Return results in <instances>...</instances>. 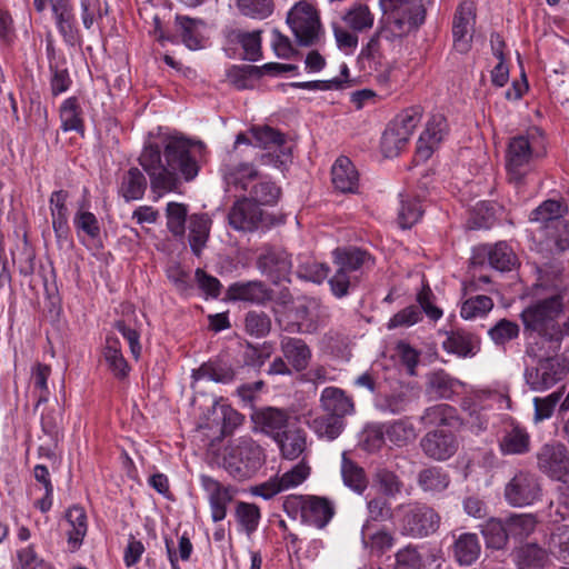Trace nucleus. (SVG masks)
Instances as JSON below:
<instances>
[{"instance_id":"58","label":"nucleus","mask_w":569,"mask_h":569,"mask_svg":"<svg viewBox=\"0 0 569 569\" xmlns=\"http://www.w3.org/2000/svg\"><path fill=\"white\" fill-rule=\"evenodd\" d=\"M104 359L114 376L123 378L128 375L129 366L121 353L119 341L117 339H107Z\"/></svg>"},{"instance_id":"2","label":"nucleus","mask_w":569,"mask_h":569,"mask_svg":"<svg viewBox=\"0 0 569 569\" xmlns=\"http://www.w3.org/2000/svg\"><path fill=\"white\" fill-rule=\"evenodd\" d=\"M563 312L561 295L537 300L520 313L525 333L528 336L527 355L538 356L548 346L546 353H556L563 339V331L557 319Z\"/></svg>"},{"instance_id":"33","label":"nucleus","mask_w":569,"mask_h":569,"mask_svg":"<svg viewBox=\"0 0 569 569\" xmlns=\"http://www.w3.org/2000/svg\"><path fill=\"white\" fill-rule=\"evenodd\" d=\"M548 561L547 550L537 543H525L513 551L517 569H545Z\"/></svg>"},{"instance_id":"54","label":"nucleus","mask_w":569,"mask_h":569,"mask_svg":"<svg viewBox=\"0 0 569 569\" xmlns=\"http://www.w3.org/2000/svg\"><path fill=\"white\" fill-rule=\"evenodd\" d=\"M410 401V390L408 388H400L380 398L377 401V407L383 412L400 413L406 410Z\"/></svg>"},{"instance_id":"40","label":"nucleus","mask_w":569,"mask_h":569,"mask_svg":"<svg viewBox=\"0 0 569 569\" xmlns=\"http://www.w3.org/2000/svg\"><path fill=\"white\" fill-rule=\"evenodd\" d=\"M563 208L557 200H546L539 207H537L529 217L531 222L541 223L542 228L555 229L558 222H562Z\"/></svg>"},{"instance_id":"7","label":"nucleus","mask_w":569,"mask_h":569,"mask_svg":"<svg viewBox=\"0 0 569 569\" xmlns=\"http://www.w3.org/2000/svg\"><path fill=\"white\" fill-rule=\"evenodd\" d=\"M287 24L299 46L316 44L323 31L317 9L308 1L297 2L287 14Z\"/></svg>"},{"instance_id":"46","label":"nucleus","mask_w":569,"mask_h":569,"mask_svg":"<svg viewBox=\"0 0 569 569\" xmlns=\"http://www.w3.org/2000/svg\"><path fill=\"white\" fill-rule=\"evenodd\" d=\"M341 476L343 483L358 493L363 492L367 488L365 470L349 459L346 452L342 453L341 459Z\"/></svg>"},{"instance_id":"22","label":"nucleus","mask_w":569,"mask_h":569,"mask_svg":"<svg viewBox=\"0 0 569 569\" xmlns=\"http://www.w3.org/2000/svg\"><path fill=\"white\" fill-rule=\"evenodd\" d=\"M251 133L256 139V142L259 147L264 149H271L273 147H279L280 153L276 156L266 154L262 156V159H271L276 167L284 166L290 160V149L284 148V136L278 130L263 126V127H253L251 129Z\"/></svg>"},{"instance_id":"57","label":"nucleus","mask_w":569,"mask_h":569,"mask_svg":"<svg viewBox=\"0 0 569 569\" xmlns=\"http://www.w3.org/2000/svg\"><path fill=\"white\" fill-rule=\"evenodd\" d=\"M187 216L188 207L184 203L169 202L167 204V227L173 236L181 237L184 234Z\"/></svg>"},{"instance_id":"28","label":"nucleus","mask_w":569,"mask_h":569,"mask_svg":"<svg viewBox=\"0 0 569 569\" xmlns=\"http://www.w3.org/2000/svg\"><path fill=\"white\" fill-rule=\"evenodd\" d=\"M278 445L282 458L287 460H296L300 457L306 458L305 453L308 449L307 433L303 429L291 426L278 440Z\"/></svg>"},{"instance_id":"23","label":"nucleus","mask_w":569,"mask_h":569,"mask_svg":"<svg viewBox=\"0 0 569 569\" xmlns=\"http://www.w3.org/2000/svg\"><path fill=\"white\" fill-rule=\"evenodd\" d=\"M299 322L296 325V331L299 333H316L323 328L330 318L328 307L320 305L316 300L298 308Z\"/></svg>"},{"instance_id":"24","label":"nucleus","mask_w":569,"mask_h":569,"mask_svg":"<svg viewBox=\"0 0 569 569\" xmlns=\"http://www.w3.org/2000/svg\"><path fill=\"white\" fill-rule=\"evenodd\" d=\"M68 192L64 190L53 191L49 199L52 228L57 241L62 243L69 238V211L67 208Z\"/></svg>"},{"instance_id":"61","label":"nucleus","mask_w":569,"mask_h":569,"mask_svg":"<svg viewBox=\"0 0 569 569\" xmlns=\"http://www.w3.org/2000/svg\"><path fill=\"white\" fill-rule=\"evenodd\" d=\"M493 308V301L490 297L478 295L467 299L460 310L463 319H475L486 316Z\"/></svg>"},{"instance_id":"62","label":"nucleus","mask_w":569,"mask_h":569,"mask_svg":"<svg viewBox=\"0 0 569 569\" xmlns=\"http://www.w3.org/2000/svg\"><path fill=\"white\" fill-rule=\"evenodd\" d=\"M423 210L417 199L406 197L401 199L398 212V223L402 229L411 228L422 217Z\"/></svg>"},{"instance_id":"60","label":"nucleus","mask_w":569,"mask_h":569,"mask_svg":"<svg viewBox=\"0 0 569 569\" xmlns=\"http://www.w3.org/2000/svg\"><path fill=\"white\" fill-rule=\"evenodd\" d=\"M107 13V3H102L100 0L80 1V16L82 24L87 30H90L94 23H99Z\"/></svg>"},{"instance_id":"35","label":"nucleus","mask_w":569,"mask_h":569,"mask_svg":"<svg viewBox=\"0 0 569 569\" xmlns=\"http://www.w3.org/2000/svg\"><path fill=\"white\" fill-rule=\"evenodd\" d=\"M346 27L355 32H365L372 28L375 14L370 8L363 3L351 4L341 17Z\"/></svg>"},{"instance_id":"19","label":"nucleus","mask_w":569,"mask_h":569,"mask_svg":"<svg viewBox=\"0 0 569 569\" xmlns=\"http://www.w3.org/2000/svg\"><path fill=\"white\" fill-rule=\"evenodd\" d=\"M381 38L388 41L402 39L401 37H389L386 32H382L381 26L362 48L360 58L369 63V68L379 72L378 80L380 82H387L389 79L390 66L389 62L385 60L381 52Z\"/></svg>"},{"instance_id":"39","label":"nucleus","mask_w":569,"mask_h":569,"mask_svg":"<svg viewBox=\"0 0 569 569\" xmlns=\"http://www.w3.org/2000/svg\"><path fill=\"white\" fill-rule=\"evenodd\" d=\"M211 220L204 213H194L189 218V243L192 252L200 256L209 237Z\"/></svg>"},{"instance_id":"64","label":"nucleus","mask_w":569,"mask_h":569,"mask_svg":"<svg viewBox=\"0 0 569 569\" xmlns=\"http://www.w3.org/2000/svg\"><path fill=\"white\" fill-rule=\"evenodd\" d=\"M427 556L415 547H406L396 555L395 569H422Z\"/></svg>"},{"instance_id":"18","label":"nucleus","mask_w":569,"mask_h":569,"mask_svg":"<svg viewBox=\"0 0 569 569\" xmlns=\"http://www.w3.org/2000/svg\"><path fill=\"white\" fill-rule=\"evenodd\" d=\"M261 219V208L246 197L236 201L228 213L229 224L239 231L256 230Z\"/></svg>"},{"instance_id":"30","label":"nucleus","mask_w":569,"mask_h":569,"mask_svg":"<svg viewBox=\"0 0 569 569\" xmlns=\"http://www.w3.org/2000/svg\"><path fill=\"white\" fill-rule=\"evenodd\" d=\"M481 543L477 533L463 532L459 535L452 545L455 560L465 567L473 565L480 557Z\"/></svg>"},{"instance_id":"4","label":"nucleus","mask_w":569,"mask_h":569,"mask_svg":"<svg viewBox=\"0 0 569 569\" xmlns=\"http://www.w3.org/2000/svg\"><path fill=\"white\" fill-rule=\"evenodd\" d=\"M383 14L382 32L389 37H406L426 19L422 0H379Z\"/></svg>"},{"instance_id":"15","label":"nucleus","mask_w":569,"mask_h":569,"mask_svg":"<svg viewBox=\"0 0 569 569\" xmlns=\"http://www.w3.org/2000/svg\"><path fill=\"white\" fill-rule=\"evenodd\" d=\"M199 479L201 488L208 497L212 520L214 522L223 520L227 516V508L233 499L232 488L207 475H201Z\"/></svg>"},{"instance_id":"37","label":"nucleus","mask_w":569,"mask_h":569,"mask_svg":"<svg viewBox=\"0 0 569 569\" xmlns=\"http://www.w3.org/2000/svg\"><path fill=\"white\" fill-rule=\"evenodd\" d=\"M147 189V179L138 168H130L123 173L119 193L126 201L139 200Z\"/></svg>"},{"instance_id":"55","label":"nucleus","mask_w":569,"mask_h":569,"mask_svg":"<svg viewBox=\"0 0 569 569\" xmlns=\"http://www.w3.org/2000/svg\"><path fill=\"white\" fill-rule=\"evenodd\" d=\"M505 522L509 536L519 539L527 538L537 526V519L531 513L512 515Z\"/></svg>"},{"instance_id":"16","label":"nucleus","mask_w":569,"mask_h":569,"mask_svg":"<svg viewBox=\"0 0 569 569\" xmlns=\"http://www.w3.org/2000/svg\"><path fill=\"white\" fill-rule=\"evenodd\" d=\"M459 447L457 437L452 431L438 429L428 432L421 440L423 452L435 460H447L452 457Z\"/></svg>"},{"instance_id":"14","label":"nucleus","mask_w":569,"mask_h":569,"mask_svg":"<svg viewBox=\"0 0 569 569\" xmlns=\"http://www.w3.org/2000/svg\"><path fill=\"white\" fill-rule=\"evenodd\" d=\"M440 516L426 505L410 506L405 512L402 529L413 537H426L437 531Z\"/></svg>"},{"instance_id":"50","label":"nucleus","mask_w":569,"mask_h":569,"mask_svg":"<svg viewBox=\"0 0 569 569\" xmlns=\"http://www.w3.org/2000/svg\"><path fill=\"white\" fill-rule=\"evenodd\" d=\"M410 137L405 131L388 124L381 138V151L387 158L397 157L409 142Z\"/></svg>"},{"instance_id":"27","label":"nucleus","mask_w":569,"mask_h":569,"mask_svg":"<svg viewBox=\"0 0 569 569\" xmlns=\"http://www.w3.org/2000/svg\"><path fill=\"white\" fill-rule=\"evenodd\" d=\"M320 403L326 413L340 419L355 411L353 400L342 389L337 387L325 388L320 396Z\"/></svg>"},{"instance_id":"49","label":"nucleus","mask_w":569,"mask_h":569,"mask_svg":"<svg viewBox=\"0 0 569 569\" xmlns=\"http://www.w3.org/2000/svg\"><path fill=\"white\" fill-rule=\"evenodd\" d=\"M258 178V171L248 163H240L227 167L224 180L228 186H233L241 190H247L252 181Z\"/></svg>"},{"instance_id":"53","label":"nucleus","mask_w":569,"mask_h":569,"mask_svg":"<svg viewBox=\"0 0 569 569\" xmlns=\"http://www.w3.org/2000/svg\"><path fill=\"white\" fill-rule=\"evenodd\" d=\"M482 535L487 547L497 550L505 548L510 537L506 522L499 519H490L483 527Z\"/></svg>"},{"instance_id":"59","label":"nucleus","mask_w":569,"mask_h":569,"mask_svg":"<svg viewBox=\"0 0 569 569\" xmlns=\"http://www.w3.org/2000/svg\"><path fill=\"white\" fill-rule=\"evenodd\" d=\"M373 485L379 488L381 493L389 498H395L403 488V483L399 477L395 472L383 468L375 472Z\"/></svg>"},{"instance_id":"9","label":"nucleus","mask_w":569,"mask_h":569,"mask_svg":"<svg viewBox=\"0 0 569 569\" xmlns=\"http://www.w3.org/2000/svg\"><path fill=\"white\" fill-rule=\"evenodd\" d=\"M548 346L538 352L537 358H541L536 367L527 368L525 379L527 385L533 391H545L560 381L565 375V368L552 353H546Z\"/></svg>"},{"instance_id":"3","label":"nucleus","mask_w":569,"mask_h":569,"mask_svg":"<svg viewBox=\"0 0 569 569\" xmlns=\"http://www.w3.org/2000/svg\"><path fill=\"white\" fill-rule=\"evenodd\" d=\"M332 262L336 272L329 279L330 290L335 297L342 298L359 282L358 276L351 273L371 269L375 266V258L361 248L348 246L332 251Z\"/></svg>"},{"instance_id":"11","label":"nucleus","mask_w":569,"mask_h":569,"mask_svg":"<svg viewBox=\"0 0 569 569\" xmlns=\"http://www.w3.org/2000/svg\"><path fill=\"white\" fill-rule=\"evenodd\" d=\"M251 420L257 431L272 438L274 441L295 425L291 415L286 409L276 407L254 409L251 413Z\"/></svg>"},{"instance_id":"34","label":"nucleus","mask_w":569,"mask_h":569,"mask_svg":"<svg viewBox=\"0 0 569 569\" xmlns=\"http://www.w3.org/2000/svg\"><path fill=\"white\" fill-rule=\"evenodd\" d=\"M66 520L69 525L67 530L68 545L71 551H76L82 545L88 531V520L83 508L73 506L66 512Z\"/></svg>"},{"instance_id":"45","label":"nucleus","mask_w":569,"mask_h":569,"mask_svg":"<svg viewBox=\"0 0 569 569\" xmlns=\"http://www.w3.org/2000/svg\"><path fill=\"white\" fill-rule=\"evenodd\" d=\"M450 483L449 475L441 468L431 467L423 469L418 475L419 487L432 495L445 491Z\"/></svg>"},{"instance_id":"41","label":"nucleus","mask_w":569,"mask_h":569,"mask_svg":"<svg viewBox=\"0 0 569 569\" xmlns=\"http://www.w3.org/2000/svg\"><path fill=\"white\" fill-rule=\"evenodd\" d=\"M73 226L80 242L84 243L87 239L91 241L100 239V223L92 212L80 208L73 217Z\"/></svg>"},{"instance_id":"48","label":"nucleus","mask_w":569,"mask_h":569,"mask_svg":"<svg viewBox=\"0 0 569 569\" xmlns=\"http://www.w3.org/2000/svg\"><path fill=\"white\" fill-rule=\"evenodd\" d=\"M261 76L260 67L250 64L232 66L227 71L228 81L239 90L252 88L253 80Z\"/></svg>"},{"instance_id":"29","label":"nucleus","mask_w":569,"mask_h":569,"mask_svg":"<svg viewBox=\"0 0 569 569\" xmlns=\"http://www.w3.org/2000/svg\"><path fill=\"white\" fill-rule=\"evenodd\" d=\"M191 378L193 381L208 379L217 383H230L236 378V370L227 361L217 358L202 363L197 369H193Z\"/></svg>"},{"instance_id":"63","label":"nucleus","mask_w":569,"mask_h":569,"mask_svg":"<svg viewBox=\"0 0 569 569\" xmlns=\"http://www.w3.org/2000/svg\"><path fill=\"white\" fill-rule=\"evenodd\" d=\"M236 517L247 535H251L257 530L261 516L256 505L240 501L236 507Z\"/></svg>"},{"instance_id":"6","label":"nucleus","mask_w":569,"mask_h":569,"mask_svg":"<svg viewBox=\"0 0 569 569\" xmlns=\"http://www.w3.org/2000/svg\"><path fill=\"white\" fill-rule=\"evenodd\" d=\"M542 156L543 151L538 136L519 134L511 138L506 154V169L509 180L520 184L533 169L535 162Z\"/></svg>"},{"instance_id":"36","label":"nucleus","mask_w":569,"mask_h":569,"mask_svg":"<svg viewBox=\"0 0 569 569\" xmlns=\"http://www.w3.org/2000/svg\"><path fill=\"white\" fill-rule=\"evenodd\" d=\"M461 386L459 380L450 377L443 370H439L428 376L427 391L431 397L449 399Z\"/></svg>"},{"instance_id":"12","label":"nucleus","mask_w":569,"mask_h":569,"mask_svg":"<svg viewBox=\"0 0 569 569\" xmlns=\"http://www.w3.org/2000/svg\"><path fill=\"white\" fill-rule=\"evenodd\" d=\"M257 268L273 283L288 281L292 268L290 254L276 247H266L257 259Z\"/></svg>"},{"instance_id":"52","label":"nucleus","mask_w":569,"mask_h":569,"mask_svg":"<svg viewBox=\"0 0 569 569\" xmlns=\"http://www.w3.org/2000/svg\"><path fill=\"white\" fill-rule=\"evenodd\" d=\"M310 428L321 438L336 439L343 430V419L332 415L316 417L309 423Z\"/></svg>"},{"instance_id":"8","label":"nucleus","mask_w":569,"mask_h":569,"mask_svg":"<svg viewBox=\"0 0 569 569\" xmlns=\"http://www.w3.org/2000/svg\"><path fill=\"white\" fill-rule=\"evenodd\" d=\"M542 497L539 477L528 470H518L505 485L503 498L515 508L532 506Z\"/></svg>"},{"instance_id":"13","label":"nucleus","mask_w":569,"mask_h":569,"mask_svg":"<svg viewBox=\"0 0 569 569\" xmlns=\"http://www.w3.org/2000/svg\"><path fill=\"white\" fill-rule=\"evenodd\" d=\"M476 23L473 2L465 1L457 8L452 19L453 48L460 53H467L471 48Z\"/></svg>"},{"instance_id":"5","label":"nucleus","mask_w":569,"mask_h":569,"mask_svg":"<svg viewBox=\"0 0 569 569\" xmlns=\"http://www.w3.org/2000/svg\"><path fill=\"white\" fill-rule=\"evenodd\" d=\"M264 462L263 449L250 438H240L224 449L222 466L236 480L251 478Z\"/></svg>"},{"instance_id":"47","label":"nucleus","mask_w":569,"mask_h":569,"mask_svg":"<svg viewBox=\"0 0 569 569\" xmlns=\"http://www.w3.org/2000/svg\"><path fill=\"white\" fill-rule=\"evenodd\" d=\"M176 24L182 42L191 50L201 47L200 27L203 24L201 20L191 19L187 16H177Z\"/></svg>"},{"instance_id":"26","label":"nucleus","mask_w":569,"mask_h":569,"mask_svg":"<svg viewBox=\"0 0 569 569\" xmlns=\"http://www.w3.org/2000/svg\"><path fill=\"white\" fill-rule=\"evenodd\" d=\"M228 298L230 300L262 305L271 299V291L259 280L240 281L229 286Z\"/></svg>"},{"instance_id":"21","label":"nucleus","mask_w":569,"mask_h":569,"mask_svg":"<svg viewBox=\"0 0 569 569\" xmlns=\"http://www.w3.org/2000/svg\"><path fill=\"white\" fill-rule=\"evenodd\" d=\"M499 450L503 456H520L530 450V435L519 423L507 425L498 440Z\"/></svg>"},{"instance_id":"43","label":"nucleus","mask_w":569,"mask_h":569,"mask_svg":"<svg viewBox=\"0 0 569 569\" xmlns=\"http://www.w3.org/2000/svg\"><path fill=\"white\" fill-rule=\"evenodd\" d=\"M228 38L230 42L241 46L243 49V59L249 61H257L261 56V38L259 31H242L232 30L229 32Z\"/></svg>"},{"instance_id":"20","label":"nucleus","mask_w":569,"mask_h":569,"mask_svg":"<svg viewBox=\"0 0 569 569\" xmlns=\"http://www.w3.org/2000/svg\"><path fill=\"white\" fill-rule=\"evenodd\" d=\"M301 518L305 522L319 529L325 528L335 515L333 503L318 496H307L301 498Z\"/></svg>"},{"instance_id":"10","label":"nucleus","mask_w":569,"mask_h":569,"mask_svg":"<svg viewBox=\"0 0 569 569\" xmlns=\"http://www.w3.org/2000/svg\"><path fill=\"white\" fill-rule=\"evenodd\" d=\"M537 468L549 478L562 481L569 476V453L560 442L545 443L536 455Z\"/></svg>"},{"instance_id":"25","label":"nucleus","mask_w":569,"mask_h":569,"mask_svg":"<svg viewBox=\"0 0 569 569\" xmlns=\"http://www.w3.org/2000/svg\"><path fill=\"white\" fill-rule=\"evenodd\" d=\"M57 29L63 40L74 44L79 39L74 16L69 0H49Z\"/></svg>"},{"instance_id":"31","label":"nucleus","mask_w":569,"mask_h":569,"mask_svg":"<svg viewBox=\"0 0 569 569\" xmlns=\"http://www.w3.org/2000/svg\"><path fill=\"white\" fill-rule=\"evenodd\" d=\"M332 183L340 192H356L359 176L356 167L347 157H339L331 169Z\"/></svg>"},{"instance_id":"1","label":"nucleus","mask_w":569,"mask_h":569,"mask_svg":"<svg viewBox=\"0 0 569 569\" xmlns=\"http://www.w3.org/2000/svg\"><path fill=\"white\" fill-rule=\"evenodd\" d=\"M204 148L203 142L181 136L163 138L161 146L147 144L139 157V163L149 177L151 191L159 198L177 192L183 182L194 180L200 170L198 158Z\"/></svg>"},{"instance_id":"42","label":"nucleus","mask_w":569,"mask_h":569,"mask_svg":"<svg viewBox=\"0 0 569 569\" xmlns=\"http://www.w3.org/2000/svg\"><path fill=\"white\" fill-rule=\"evenodd\" d=\"M60 121L63 131L83 133L82 110L77 98L70 97L62 102L60 107Z\"/></svg>"},{"instance_id":"17","label":"nucleus","mask_w":569,"mask_h":569,"mask_svg":"<svg viewBox=\"0 0 569 569\" xmlns=\"http://www.w3.org/2000/svg\"><path fill=\"white\" fill-rule=\"evenodd\" d=\"M448 133V123L445 116L433 114L420 134L417 143V156L428 160Z\"/></svg>"},{"instance_id":"51","label":"nucleus","mask_w":569,"mask_h":569,"mask_svg":"<svg viewBox=\"0 0 569 569\" xmlns=\"http://www.w3.org/2000/svg\"><path fill=\"white\" fill-rule=\"evenodd\" d=\"M386 439L391 443L402 447L416 439L413 425L405 419L396 420L385 426Z\"/></svg>"},{"instance_id":"56","label":"nucleus","mask_w":569,"mask_h":569,"mask_svg":"<svg viewBox=\"0 0 569 569\" xmlns=\"http://www.w3.org/2000/svg\"><path fill=\"white\" fill-rule=\"evenodd\" d=\"M489 263L499 271L511 270L516 266L517 258L512 249L506 242H498L488 250Z\"/></svg>"},{"instance_id":"32","label":"nucleus","mask_w":569,"mask_h":569,"mask_svg":"<svg viewBox=\"0 0 569 569\" xmlns=\"http://www.w3.org/2000/svg\"><path fill=\"white\" fill-rule=\"evenodd\" d=\"M280 349L295 370L302 371L308 367L311 359V350L302 339L282 337Z\"/></svg>"},{"instance_id":"44","label":"nucleus","mask_w":569,"mask_h":569,"mask_svg":"<svg viewBox=\"0 0 569 569\" xmlns=\"http://www.w3.org/2000/svg\"><path fill=\"white\" fill-rule=\"evenodd\" d=\"M421 420L428 426H448L451 428L460 423L457 410L447 403H439L427 408L421 416Z\"/></svg>"},{"instance_id":"38","label":"nucleus","mask_w":569,"mask_h":569,"mask_svg":"<svg viewBox=\"0 0 569 569\" xmlns=\"http://www.w3.org/2000/svg\"><path fill=\"white\" fill-rule=\"evenodd\" d=\"M477 338L463 330H456L447 333L446 339L442 341V348L459 357H468L475 355L477 348Z\"/></svg>"}]
</instances>
